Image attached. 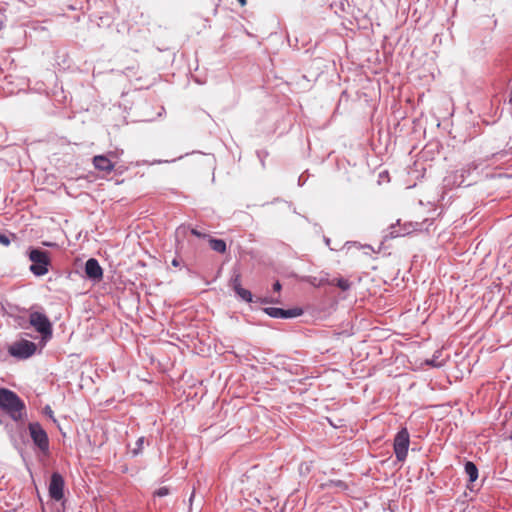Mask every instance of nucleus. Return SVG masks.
I'll list each match as a JSON object with an SVG mask.
<instances>
[{
    "label": "nucleus",
    "instance_id": "f257e3e1",
    "mask_svg": "<svg viewBox=\"0 0 512 512\" xmlns=\"http://www.w3.org/2000/svg\"><path fill=\"white\" fill-rule=\"evenodd\" d=\"M0 409L6 412L13 420L18 421L23 417L25 404L13 391L0 388Z\"/></svg>",
    "mask_w": 512,
    "mask_h": 512
},
{
    "label": "nucleus",
    "instance_id": "f03ea898",
    "mask_svg": "<svg viewBox=\"0 0 512 512\" xmlns=\"http://www.w3.org/2000/svg\"><path fill=\"white\" fill-rule=\"evenodd\" d=\"M29 259L32 261L30 271L35 276H43L48 273L50 260L47 251L33 249L30 251Z\"/></svg>",
    "mask_w": 512,
    "mask_h": 512
},
{
    "label": "nucleus",
    "instance_id": "7ed1b4c3",
    "mask_svg": "<svg viewBox=\"0 0 512 512\" xmlns=\"http://www.w3.org/2000/svg\"><path fill=\"white\" fill-rule=\"evenodd\" d=\"M29 323L43 336V339H50L52 337V324L44 313L38 311L31 312Z\"/></svg>",
    "mask_w": 512,
    "mask_h": 512
},
{
    "label": "nucleus",
    "instance_id": "20e7f679",
    "mask_svg": "<svg viewBox=\"0 0 512 512\" xmlns=\"http://www.w3.org/2000/svg\"><path fill=\"white\" fill-rule=\"evenodd\" d=\"M28 430L33 443L40 449L41 452L47 454L49 452V439L46 431L42 428L40 423H29Z\"/></svg>",
    "mask_w": 512,
    "mask_h": 512
},
{
    "label": "nucleus",
    "instance_id": "39448f33",
    "mask_svg": "<svg viewBox=\"0 0 512 512\" xmlns=\"http://www.w3.org/2000/svg\"><path fill=\"white\" fill-rule=\"evenodd\" d=\"M410 444L409 432L406 428H402L394 438V453L398 461H404L407 457Z\"/></svg>",
    "mask_w": 512,
    "mask_h": 512
},
{
    "label": "nucleus",
    "instance_id": "423d86ee",
    "mask_svg": "<svg viewBox=\"0 0 512 512\" xmlns=\"http://www.w3.org/2000/svg\"><path fill=\"white\" fill-rule=\"evenodd\" d=\"M65 481L58 472H53L50 478L48 492L51 499L61 501L64 498Z\"/></svg>",
    "mask_w": 512,
    "mask_h": 512
},
{
    "label": "nucleus",
    "instance_id": "0eeeda50",
    "mask_svg": "<svg viewBox=\"0 0 512 512\" xmlns=\"http://www.w3.org/2000/svg\"><path fill=\"white\" fill-rule=\"evenodd\" d=\"M35 351H36L35 343L28 341V340L21 341V342L15 344L10 349L11 355L21 358V359H26V358L31 357L35 353Z\"/></svg>",
    "mask_w": 512,
    "mask_h": 512
},
{
    "label": "nucleus",
    "instance_id": "6e6552de",
    "mask_svg": "<svg viewBox=\"0 0 512 512\" xmlns=\"http://www.w3.org/2000/svg\"><path fill=\"white\" fill-rule=\"evenodd\" d=\"M264 311L270 317L280 318V319L295 318L302 314V310L300 308H293V309L285 310L282 308L268 307V308H265Z\"/></svg>",
    "mask_w": 512,
    "mask_h": 512
},
{
    "label": "nucleus",
    "instance_id": "1a4fd4ad",
    "mask_svg": "<svg viewBox=\"0 0 512 512\" xmlns=\"http://www.w3.org/2000/svg\"><path fill=\"white\" fill-rule=\"evenodd\" d=\"M108 155L109 157L105 155L94 156L93 164L97 170L111 172L114 169V164L111 158L116 156V152H110Z\"/></svg>",
    "mask_w": 512,
    "mask_h": 512
},
{
    "label": "nucleus",
    "instance_id": "9d476101",
    "mask_svg": "<svg viewBox=\"0 0 512 512\" xmlns=\"http://www.w3.org/2000/svg\"><path fill=\"white\" fill-rule=\"evenodd\" d=\"M85 273L87 277L92 280H100L103 276V270L99 262L94 258H90L86 261Z\"/></svg>",
    "mask_w": 512,
    "mask_h": 512
},
{
    "label": "nucleus",
    "instance_id": "9b49d317",
    "mask_svg": "<svg viewBox=\"0 0 512 512\" xmlns=\"http://www.w3.org/2000/svg\"><path fill=\"white\" fill-rule=\"evenodd\" d=\"M481 165H482V163L477 162V161H473V162L467 164L461 170L456 171L455 177L456 178L459 177L460 180H455L454 183L457 184L458 186L463 185L465 183V179H464L465 178V173L469 174L471 171L477 170Z\"/></svg>",
    "mask_w": 512,
    "mask_h": 512
},
{
    "label": "nucleus",
    "instance_id": "f8f14e48",
    "mask_svg": "<svg viewBox=\"0 0 512 512\" xmlns=\"http://www.w3.org/2000/svg\"><path fill=\"white\" fill-rule=\"evenodd\" d=\"M420 226H421L420 224L416 223L412 230L404 228L402 231V230L398 229L396 226L392 225L390 227L389 235L391 238L401 237V236L411 233L412 231L422 230V228Z\"/></svg>",
    "mask_w": 512,
    "mask_h": 512
},
{
    "label": "nucleus",
    "instance_id": "ddd939ff",
    "mask_svg": "<svg viewBox=\"0 0 512 512\" xmlns=\"http://www.w3.org/2000/svg\"><path fill=\"white\" fill-rule=\"evenodd\" d=\"M464 470H465V473L467 474L470 482H474L477 480L478 468L473 462L467 461L465 463Z\"/></svg>",
    "mask_w": 512,
    "mask_h": 512
},
{
    "label": "nucleus",
    "instance_id": "4468645a",
    "mask_svg": "<svg viewBox=\"0 0 512 512\" xmlns=\"http://www.w3.org/2000/svg\"><path fill=\"white\" fill-rule=\"evenodd\" d=\"M209 244L212 250L218 253H225L227 246L224 240L222 239H210Z\"/></svg>",
    "mask_w": 512,
    "mask_h": 512
},
{
    "label": "nucleus",
    "instance_id": "2eb2a0df",
    "mask_svg": "<svg viewBox=\"0 0 512 512\" xmlns=\"http://www.w3.org/2000/svg\"><path fill=\"white\" fill-rule=\"evenodd\" d=\"M235 293H236V295L239 298H241L245 302H251L252 301V293L249 290H247V289H245L243 287H241L238 290H236Z\"/></svg>",
    "mask_w": 512,
    "mask_h": 512
},
{
    "label": "nucleus",
    "instance_id": "dca6fc26",
    "mask_svg": "<svg viewBox=\"0 0 512 512\" xmlns=\"http://www.w3.org/2000/svg\"><path fill=\"white\" fill-rule=\"evenodd\" d=\"M231 286L233 288L234 291L238 290L239 288H241V276L240 274H235L232 279H231Z\"/></svg>",
    "mask_w": 512,
    "mask_h": 512
},
{
    "label": "nucleus",
    "instance_id": "f3484780",
    "mask_svg": "<svg viewBox=\"0 0 512 512\" xmlns=\"http://www.w3.org/2000/svg\"><path fill=\"white\" fill-rule=\"evenodd\" d=\"M336 285L343 291H346L350 288L351 286V283L349 282V280L347 279H344V278H339L337 279V282H336Z\"/></svg>",
    "mask_w": 512,
    "mask_h": 512
},
{
    "label": "nucleus",
    "instance_id": "a211bd4d",
    "mask_svg": "<svg viewBox=\"0 0 512 512\" xmlns=\"http://www.w3.org/2000/svg\"><path fill=\"white\" fill-rule=\"evenodd\" d=\"M144 441H145V438H144V437H140V438H138V440L136 441V446H135V448L132 450L133 455H138V454L142 451Z\"/></svg>",
    "mask_w": 512,
    "mask_h": 512
},
{
    "label": "nucleus",
    "instance_id": "6ab92c4d",
    "mask_svg": "<svg viewBox=\"0 0 512 512\" xmlns=\"http://www.w3.org/2000/svg\"><path fill=\"white\" fill-rule=\"evenodd\" d=\"M168 494H169V489L167 487H160L159 489H157L154 492V495L158 496V497H164V496H167Z\"/></svg>",
    "mask_w": 512,
    "mask_h": 512
},
{
    "label": "nucleus",
    "instance_id": "aec40b11",
    "mask_svg": "<svg viewBox=\"0 0 512 512\" xmlns=\"http://www.w3.org/2000/svg\"><path fill=\"white\" fill-rule=\"evenodd\" d=\"M0 243L4 246H8L10 244L9 237L3 233H0Z\"/></svg>",
    "mask_w": 512,
    "mask_h": 512
},
{
    "label": "nucleus",
    "instance_id": "412c9836",
    "mask_svg": "<svg viewBox=\"0 0 512 512\" xmlns=\"http://www.w3.org/2000/svg\"><path fill=\"white\" fill-rule=\"evenodd\" d=\"M426 363L428 365H430V366H433V367H440L441 366V363L437 362V360L435 358L427 360Z\"/></svg>",
    "mask_w": 512,
    "mask_h": 512
},
{
    "label": "nucleus",
    "instance_id": "4be33fe9",
    "mask_svg": "<svg viewBox=\"0 0 512 512\" xmlns=\"http://www.w3.org/2000/svg\"><path fill=\"white\" fill-rule=\"evenodd\" d=\"M44 413H45L47 416H49L50 418H52L54 421H56V420L54 419V417H53V411H52V409H51V407H50V406H46V407L44 408Z\"/></svg>",
    "mask_w": 512,
    "mask_h": 512
},
{
    "label": "nucleus",
    "instance_id": "5701e85b",
    "mask_svg": "<svg viewBox=\"0 0 512 512\" xmlns=\"http://www.w3.org/2000/svg\"><path fill=\"white\" fill-rule=\"evenodd\" d=\"M273 290L276 292H279L281 290V284L279 281H277L273 284Z\"/></svg>",
    "mask_w": 512,
    "mask_h": 512
},
{
    "label": "nucleus",
    "instance_id": "b1692460",
    "mask_svg": "<svg viewBox=\"0 0 512 512\" xmlns=\"http://www.w3.org/2000/svg\"><path fill=\"white\" fill-rule=\"evenodd\" d=\"M191 233L197 237H202V234L196 229H192Z\"/></svg>",
    "mask_w": 512,
    "mask_h": 512
},
{
    "label": "nucleus",
    "instance_id": "393cba45",
    "mask_svg": "<svg viewBox=\"0 0 512 512\" xmlns=\"http://www.w3.org/2000/svg\"><path fill=\"white\" fill-rule=\"evenodd\" d=\"M172 264H173V266H178V265H179V262H178V260L174 259V260L172 261Z\"/></svg>",
    "mask_w": 512,
    "mask_h": 512
},
{
    "label": "nucleus",
    "instance_id": "a878e982",
    "mask_svg": "<svg viewBox=\"0 0 512 512\" xmlns=\"http://www.w3.org/2000/svg\"><path fill=\"white\" fill-rule=\"evenodd\" d=\"M241 6H244L246 4V0H238Z\"/></svg>",
    "mask_w": 512,
    "mask_h": 512
},
{
    "label": "nucleus",
    "instance_id": "bb28decb",
    "mask_svg": "<svg viewBox=\"0 0 512 512\" xmlns=\"http://www.w3.org/2000/svg\"><path fill=\"white\" fill-rule=\"evenodd\" d=\"M502 154H503V152H498V153L492 154V156L495 157V156L502 155Z\"/></svg>",
    "mask_w": 512,
    "mask_h": 512
}]
</instances>
